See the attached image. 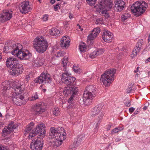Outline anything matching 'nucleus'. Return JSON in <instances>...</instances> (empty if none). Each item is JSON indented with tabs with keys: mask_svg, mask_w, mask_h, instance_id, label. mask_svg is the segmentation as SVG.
Returning a JSON list of instances; mask_svg holds the SVG:
<instances>
[{
	"mask_svg": "<svg viewBox=\"0 0 150 150\" xmlns=\"http://www.w3.org/2000/svg\"><path fill=\"white\" fill-rule=\"evenodd\" d=\"M98 56L97 52L96 51H94L90 56V57L93 58L96 57Z\"/></svg>",
	"mask_w": 150,
	"mask_h": 150,
	"instance_id": "nucleus-38",
	"label": "nucleus"
},
{
	"mask_svg": "<svg viewBox=\"0 0 150 150\" xmlns=\"http://www.w3.org/2000/svg\"><path fill=\"white\" fill-rule=\"evenodd\" d=\"M59 5L60 4H57L55 5L54 7V10L55 11H57L58 10V8H59V9H60L61 7Z\"/></svg>",
	"mask_w": 150,
	"mask_h": 150,
	"instance_id": "nucleus-47",
	"label": "nucleus"
},
{
	"mask_svg": "<svg viewBox=\"0 0 150 150\" xmlns=\"http://www.w3.org/2000/svg\"><path fill=\"white\" fill-rule=\"evenodd\" d=\"M50 34L52 35L57 36L60 33V31L56 28H52L50 31Z\"/></svg>",
	"mask_w": 150,
	"mask_h": 150,
	"instance_id": "nucleus-26",
	"label": "nucleus"
},
{
	"mask_svg": "<svg viewBox=\"0 0 150 150\" xmlns=\"http://www.w3.org/2000/svg\"><path fill=\"white\" fill-rule=\"evenodd\" d=\"M48 43L44 37L40 36L37 37L34 41L33 46L36 51L38 53H44L48 47Z\"/></svg>",
	"mask_w": 150,
	"mask_h": 150,
	"instance_id": "nucleus-5",
	"label": "nucleus"
},
{
	"mask_svg": "<svg viewBox=\"0 0 150 150\" xmlns=\"http://www.w3.org/2000/svg\"><path fill=\"white\" fill-rule=\"evenodd\" d=\"M98 20H97L96 22V24H101V22H99Z\"/></svg>",
	"mask_w": 150,
	"mask_h": 150,
	"instance_id": "nucleus-55",
	"label": "nucleus"
},
{
	"mask_svg": "<svg viewBox=\"0 0 150 150\" xmlns=\"http://www.w3.org/2000/svg\"><path fill=\"white\" fill-rule=\"evenodd\" d=\"M65 54V52H64L62 51H60L59 52H57V57H62Z\"/></svg>",
	"mask_w": 150,
	"mask_h": 150,
	"instance_id": "nucleus-37",
	"label": "nucleus"
},
{
	"mask_svg": "<svg viewBox=\"0 0 150 150\" xmlns=\"http://www.w3.org/2000/svg\"><path fill=\"white\" fill-rule=\"evenodd\" d=\"M119 132V131L118 130V129L117 127H116L112 130L111 132V134H113L115 133H117Z\"/></svg>",
	"mask_w": 150,
	"mask_h": 150,
	"instance_id": "nucleus-46",
	"label": "nucleus"
},
{
	"mask_svg": "<svg viewBox=\"0 0 150 150\" xmlns=\"http://www.w3.org/2000/svg\"><path fill=\"white\" fill-rule=\"evenodd\" d=\"M45 125L43 124H41L37 125L30 132L29 135V138L31 139L32 137L39 134H40L38 137L40 138H43L45 134Z\"/></svg>",
	"mask_w": 150,
	"mask_h": 150,
	"instance_id": "nucleus-9",
	"label": "nucleus"
},
{
	"mask_svg": "<svg viewBox=\"0 0 150 150\" xmlns=\"http://www.w3.org/2000/svg\"><path fill=\"white\" fill-rule=\"evenodd\" d=\"M102 37L103 40L105 42H109L112 41L113 35L111 32L106 30L104 31Z\"/></svg>",
	"mask_w": 150,
	"mask_h": 150,
	"instance_id": "nucleus-20",
	"label": "nucleus"
},
{
	"mask_svg": "<svg viewBox=\"0 0 150 150\" xmlns=\"http://www.w3.org/2000/svg\"><path fill=\"white\" fill-rule=\"evenodd\" d=\"M25 86L24 85H17L14 86L13 89L16 94V96L12 98V101L14 103L17 105H21L25 104L26 101L23 100L24 96L21 95L23 93Z\"/></svg>",
	"mask_w": 150,
	"mask_h": 150,
	"instance_id": "nucleus-4",
	"label": "nucleus"
},
{
	"mask_svg": "<svg viewBox=\"0 0 150 150\" xmlns=\"http://www.w3.org/2000/svg\"><path fill=\"white\" fill-rule=\"evenodd\" d=\"M100 32V28L98 27L94 28L92 31L91 33L94 35V36L96 37L97 35H98Z\"/></svg>",
	"mask_w": 150,
	"mask_h": 150,
	"instance_id": "nucleus-30",
	"label": "nucleus"
},
{
	"mask_svg": "<svg viewBox=\"0 0 150 150\" xmlns=\"http://www.w3.org/2000/svg\"><path fill=\"white\" fill-rule=\"evenodd\" d=\"M34 124L33 122H31L28 125H27L25 129V134L28 133L33 128Z\"/></svg>",
	"mask_w": 150,
	"mask_h": 150,
	"instance_id": "nucleus-27",
	"label": "nucleus"
},
{
	"mask_svg": "<svg viewBox=\"0 0 150 150\" xmlns=\"http://www.w3.org/2000/svg\"><path fill=\"white\" fill-rule=\"evenodd\" d=\"M2 85L3 86V89L4 90H6L10 89V83L8 81H6L3 82L2 83Z\"/></svg>",
	"mask_w": 150,
	"mask_h": 150,
	"instance_id": "nucleus-28",
	"label": "nucleus"
},
{
	"mask_svg": "<svg viewBox=\"0 0 150 150\" xmlns=\"http://www.w3.org/2000/svg\"><path fill=\"white\" fill-rule=\"evenodd\" d=\"M101 13L105 16H107L108 15V11L106 10H103L101 11Z\"/></svg>",
	"mask_w": 150,
	"mask_h": 150,
	"instance_id": "nucleus-45",
	"label": "nucleus"
},
{
	"mask_svg": "<svg viewBox=\"0 0 150 150\" xmlns=\"http://www.w3.org/2000/svg\"><path fill=\"white\" fill-rule=\"evenodd\" d=\"M94 35L91 33L87 37V39L88 40H93L96 37L94 36Z\"/></svg>",
	"mask_w": 150,
	"mask_h": 150,
	"instance_id": "nucleus-42",
	"label": "nucleus"
},
{
	"mask_svg": "<svg viewBox=\"0 0 150 150\" xmlns=\"http://www.w3.org/2000/svg\"><path fill=\"white\" fill-rule=\"evenodd\" d=\"M139 113L137 111H136V110L135 111L134 113H133L134 115H135Z\"/></svg>",
	"mask_w": 150,
	"mask_h": 150,
	"instance_id": "nucleus-59",
	"label": "nucleus"
},
{
	"mask_svg": "<svg viewBox=\"0 0 150 150\" xmlns=\"http://www.w3.org/2000/svg\"><path fill=\"white\" fill-rule=\"evenodd\" d=\"M7 67L11 70L12 75L17 76L22 74L24 70L23 65L20 64L15 58L10 57L6 61Z\"/></svg>",
	"mask_w": 150,
	"mask_h": 150,
	"instance_id": "nucleus-2",
	"label": "nucleus"
},
{
	"mask_svg": "<svg viewBox=\"0 0 150 150\" xmlns=\"http://www.w3.org/2000/svg\"><path fill=\"white\" fill-rule=\"evenodd\" d=\"M55 2V0H50V2L52 4H53Z\"/></svg>",
	"mask_w": 150,
	"mask_h": 150,
	"instance_id": "nucleus-57",
	"label": "nucleus"
},
{
	"mask_svg": "<svg viewBox=\"0 0 150 150\" xmlns=\"http://www.w3.org/2000/svg\"><path fill=\"white\" fill-rule=\"evenodd\" d=\"M70 41L67 40L66 37H63L61 40L60 44L61 47L62 48H66L69 46Z\"/></svg>",
	"mask_w": 150,
	"mask_h": 150,
	"instance_id": "nucleus-24",
	"label": "nucleus"
},
{
	"mask_svg": "<svg viewBox=\"0 0 150 150\" xmlns=\"http://www.w3.org/2000/svg\"><path fill=\"white\" fill-rule=\"evenodd\" d=\"M86 46L85 43L84 42H82L79 45V49L80 51L81 52H83L85 51V49L86 48Z\"/></svg>",
	"mask_w": 150,
	"mask_h": 150,
	"instance_id": "nucleus-32",
	"label": "nucleus"
},
{
	"mask_svg": "<svg viewBox=\"0 0 150 150\" xmlns=\"http://www.w3.org/2000/svg\"><path fill=\"white\" fill-rule=\"evenodd\" d=\"M50 132L48 136L49 139H54L52 143L54 146L58 147L62 143V142L66 138V133L63 130H57L54 127L50 128Z\"/></svg>",
	"mask_w": 150,
	"mask_h": 150,
	"instance_id": "nucleus-3",
	"label": "nucleus"
},
{
	"mask_svg": "<svg viewBox=\"0 0 150 150\" xmlns=\"http://www.w3.org/2000/svg\"><path fill=\"white\" fill-rule=\"evenodd\" d=\"M130 15L128 13H126L122 15L121 16V19L125 21L130 17Z\"/></svg>",
	"mask_w": 150,
	"mask_h": 150,
	"instance_id": "nucleus-33",
	"label": "nucleus"
},
{
	"mask_svg": "<svg viewBox=\"0 0 150 150\" xmlns=\"http://www.w3.org/2000/svg\"><path fill=\"white\" fill-rule=\"evenodd\" d=\"M148 7L147 4L143 1L136 2L131 7L132 12L135 13V15L139 16L144 13Z\"/></svg>",
	"mask_w": 150,
	"mask_h": 150,
	"instance_id": "nucleus-8",
	"label": "nucleus"
},
{
	"mask_svg": "<svg viewBox=\"0 0 150 150\" xmlns=\"http://www.w3.org/2000/svg\"><path fill=\"white\" fill-rule=\"evenodd\" d=\"M125 2L122 0H116L115 1V8L117 11H121L124 7Z\"/></svg>",
	"mask_w": 150,
	"mask_h": 150,
	"instance_id": "nucleus-22",
	"label": "nucleus"
},
{
	"mask_svg": "<svg viewBox=\"0 0 150 150\" xmlns=\"http://www.w3.org/2000/svg\"><path fill=\"white\" fill-rule=\"evenodd\" d=\"M78 91L77 88H74L73 85L71 86L67 85L64 88L63 93L65 96L71 95H76Z\"/></svg>",
	"mask_w": 150,
	"mask_h": 150,
	"instance_id": "nucleus-17",
	"label": "nucleus"
},
{
	"mask_svg": "<svg viewBox=\"0 0 150 150\" xmlns=\"http://www.w3.org/2000/svg\"><path fill=\"white\" fill-rule=\"evenodd\" d=\"M140 110V109L139 108H137V110H136V111H137L139 113V111Z\"/></svg>",
	"mask_w": 150,
	"mask_h": 150,
	"instance_id": "nucleus-64",
	"label": "nucleus"
},
{
	"mask_svg": "<svg viewBox=\"0 0 150 150\" xmlns=\"http://www.w3.org/2000/svg\"><path fill=\"white\" fill-rule=\"evenodd\" d=\"M42 138H38L35 141L32 142L30 144V148L32 150H41L42 149L44 142Z\"/></svg>",
	"mask_w": 150,
	"mask_h": 150,
	"instance_id": "nucleus-14",
	"label": "nucleus"
},
{
	"mask_svg": "<svg viewBox=\"0 0 150 150\" xmlns=\"http://www.w3.org/2000/svg\"><path fill=\"white\" fill-rule=\"evenodd\" d=\"M108 1V0H102L99 5V9H103L105 7L108 8L109 9L111 8L112 6V3Z\"/></svg>",
	"mask_w": 150,
	"mask_h": 150,
	"instance_id": "nucleus-21",
	"label": "nucleus"
},
{
	"mask_svg": "<svg viewBox=\"0 0 150 150\" xmlns=\"http://www.w3.org/2000/svg\"><path fill=\"white\" fill-rule=\"evenodd\" d=\"M97 20H98L99 22H101V24L102 23V20L101 19H98Z\"/></svg>",
	"mask_w": 150,
	"mask_h": 150,
	"instance_id": "nucleus-63",
	"label": "nucleus"
},
{
	"mask_svg": "<svg viewBox=\"0 0 150 150\" xmlns=\"http://www.w3.org/2000/svg\"><path fill=\"white\" fill-rule=\"evenodd\" d=\"M102 107V104H99L94 107L91 112V116L92 117H94L96 115H98V118L96 120L94 124L95 125L94 133L97 132L99 125L104 115L101 112Z\"/></svg>",
	"mask_w": 150,
	"mask_h": 150,
	"instance_id": "nucleus-6",
	"label": "nucleus"
},
{
	"mask_svg": "<svg viewBox=\"0 0 150 150\" xmlns=\"http://www.w3.org/2000/svg\"><path fill=\"white\" fill-rule=\"evenodd\" d=\"M86 1L89 5L92 6L95 4L97 0H86Z\"/></svg>",
	"mask_w": 150,
	"mask_h": 150,
	"instance_id": "nucleus-36",
	"label": "nucleus"
},
{
	"mask_svg": "<svg viewBox=\"0 0 150 150\" xmlns=\"http://www.w3.org/2000/svg\"><path fill=\"white\" fill-rule=\"evenodd\" d=\"M96 91V88L93 85L88 86L86 88V91L84 92V98L88 97L92 100L93 99V98L95 97Z\"/></svg>",
	"mask_w": 150,
	"mask_h": 150,
	"instance_id": "nucleus-13",
	"label": "nucleus"
},
{
	"mask_svg": "<svg viewBox=\"0 0 150 150\" xmlns=\"http://www.w3.org/2000/svg\"><path fill=\"white\" fill-rule=\"evenodd\" d=\"M48 15L47 14H45L43 16L42 19L44 21H46L48 20Z\"/></svg>",
	"mask_w": 150,
	"mask_h": 150,
	"instance_id": "nucleus-48",
	"label": "nucleus"
},
{
	"mask_svg": "<svg viewBox=\"0 0 150 150\" xmlns=\"http://www.w3.org/2000/svg\"><path fill=\"white\" fill-rule=\"evenodd\" d=\"M30 77L29 75H26L25 77V79L26 81H28L30 80Z\"/></svg>",
	"mask_w": 150,
	"mask_h": 150,
	"instance_id": "nucleus-53",
	"label": "nucleus"
},
{
	"mask_svg": "<svg viewBox=\"0 0 150 150\" xmlns=\"http://www.w3.org/2000/svg\"><path fill=\"white\" fill-rule=\"evenodd\" d=\"M46 106L43 102L39 103L32 106V110L36 115H39L45 111Z\"/></svg>",
	"mask_w": 150,
	"mask_h": 150,
	"instance_id": "nucleus-12",
	"label": "nucleus"
},
{
	"mask_svg": "<svg viewBox=\"0 0 150 150\" xmlns=\"http://www.w3.org/2000/svg\"><path fill=\"white\" fill-rule=\"evenodd\" d=\"M69 106L71 107V108H77L78 106L76 105L75 102H74L71 103H69Z\"/></svg>",
	"mask_w": 150,
	"mask_h": 150,
	"instance_id": "nucleus-39",
	"label": "nucleus"
},
{
	"mask_svg": "<svg viewBox=\"0 0 150 150\" xmlns=\"http://www.w3.org/2000/svg\"><path fill=\"white\" fill-rule=\"evenodd\" d=\"M0 150H9V149L7 146L0 144Z\"/></svg>",
	"mask_w": 150,
	"mask_h": 150,
	"instance_id": "nucleus-41",
	"label": "nucleus"
},
{
	"mask_svg": "<svg viewBox=\"0 0 150 150\" xmlns=\"http://www.w3.org/2000/svg\"><path fill=\"white\" fill-rule=\"evenodd\" d=\"M132 86H130L129 87H128V88L127 89V92L128 93H130L132 89Z\"/></svg>",
	"mask_w": 150,
	"mask_h": 150,
	"instance_id": "nucleus-49",
	"label": "nucleus"
},
{
	"mask_svg": "<svg viewBox=\"0 0 150 150\" xmlns=\"http://www.w3.org/2000/svg\"><path fill=\"white\" fill-rule=\"evenodd\" d=\"M71 96L69 98L68 100V103H71L72 102H74V96L75 95H71Z\"/></svg>",
	"mask_w": 150,
	"mask_h": 150,
	"instance_id": "nucleus-44",
	"label": "nucleus"
},
{
	"mask_svg": "<svg viewBox=\"0 0 150 150\" xmlns=\"http://www.w3.org/2000/svg\"><path fill=\"white\" fill-rule=\"evenodd\" d=\"M73 69V70L76 73H78L79 71L78 67L77 66L76 64H74V65Z\"/></svg>",
	"mask_w": 150,
	"mask_h": 150,
	"instance_id": "nucleus-43",
	"label": "nucleus"
},
{
	"mask_svg": "<svg viewBox=\"0 0 150 150\" xmlns=\"http://www.w3.org/2000/svg\"><path fill=\"white\" fill-rule=\"evenodd\" d=\"M12 11L9 10H5L0 14V22H4L9 20L12 18Z\"/></svg>",
	"mask_w": 150,
	"mask_h": 150,
	"instance_id": "nucleus-16",
	"label": "nucleus"
},
{
	"mask_svg": "<svg viewBox=\"0 0 150 150\" xmlns=\"http://www.w3.org/2000/svg\"><path fill=\"white\" fill-rule=\"evenodd\" d=\"M117 128L118 129L119 132L122 131L123 129L124 128V127L123 126H119L117 127Z\"/></svg>",
	"mask_w": 150,
	"mask_h": 150,
	"instance_id": "nucleus-51",
	"label": "nucleus"
},
{
	"mask_svg": "<svg viewBox=\"0 0 150 150\" xmlns=\"http://www.w3.org/2000/svg\"><path fill=\"white\" fill-rule=\"evenodd\" d=\"M112 125L110 124H109L108 125V126L107 127V130H109L110 129V127Z\"/></svg>",
	"mask_w": 150,
	"mask_h": 150,
	"instance_id": "nucleus-54",
	"label": "nucleus"
},
{
	"mask_svg": "<svg viewBox=\"0 0 150 150\" xmlns=\"http://www.w3.org/2000/svg\"><path fill=\"white\" fill-rule=\"evenodd\" d=\"M139 76V74H136L135 75V77L136 78V77L138 78Z\"/></svg>",
	"mask_w": 150,
	"mask_h": 150,
	"instance_id": "nucleus-62",
	"label": "nucleus"
},
{
	"mask_svg": "<svg viewBox=\"0 0 150 150\" xmlns=\"http://www.w3.org/2000/svg\"><path fill=\"white\" fill-rule=\"evenodd\" d=\"M19 8L20 12L22 14L26 13L31 10L28 1L21 3L19 5Z\"/></svg>",
	"mask_w": 150,
	"mask_h": 150,
	"instance_id": "nucleus-18",
	"label": "nucleus"
},
{
	"mask_svg": "<svg viewBox=\"0 0 150 150\" xmlns=\"http://www.w3.org/2000/svg\"><path fill=\"white\" fill-rule=\"evenodd\" d=\"M121 140V139H120V138H117L115 139V141L116 142H118L119 141H120V140Z\"/></svg>",
	"mask_w": 150,
	"mask_h": 150,
	"instance_id": "nucleus-58",
	"label": "nucleus"
},
{
	"mask_svg": "<svg viewBox=\"0 0 150 150\" xmlns=\"http://www.w3.org/2000/svg\"><path fill=\"white\" fill-rule=\"evenodd\" d=\"M143 43L144 41L142 40H139L138 41L136 44V47L134 48L131 54V57L132 58H133L137 56V54L140 50L141 48Z\"/></svg>",
	"mask_w": 150,
	"mask_h": 150,
	"instance_id": "nucleus-19",
	"label": "nucleus"
},
{
	"mask_svg": "<svg viewBox=\"0 0 150 150\" xmlns=\"http://www.w3.org/2000/svg\"><path fill=\"white\" fill-rule=\"evenodd\" d=\"M84 96L83 94V97H79L78 98L79 102L81 105L85 103H88L89 102V101H90L91 100L88 97L86 98H84Z\"/></svg>",
	"mask_w": 150,
	"mask_h": 150,
	"instance_id": "nucleus-25",
	"label": "nucleus"
},
{
	"mask_svg": "<svg viewBox=\"0 0 150 150\" xmlns=\"http://www.w3.org/2000/svg\"><path fill=\"white\" fill-rule=\"evenodd\" d=\"M135 108L133 107H131L129 109V112H130L132 113L135 110Z\"/></svg>",
	"mask_w": 150,
	"mask_h": 150,
	"instance_id": "nucleus-52",
	"label": "nucleus"
},
{
	"mask_svg": "<svg viewBox=\"0 0 150 150\" xmlns=\"http://www.w3.org/2000/svg\"><path fill=\"white\" fill-rule=\"evenodd\" d=\"M143 109L144 110H146L147 109V107L146 106H145L144 107Z\"/></svg>",
	"mask_w": 150,
	"mask_h": 150,
	"instance_id": "nucleus-61",
	"label": "nucleus"
},
{
	"mask_svg": "<svg viewBox=\"0 0 150 150\" xmlns=\"http://www.w3.org/2000/svg\"><path fill=\"white\" fill-rule=\"evenodd\" d=\"M52 78L49 74L43 72L34 80L35 83H50L52 81Z\"/></svg>",
	"mask_w": 150,
	"mask_h": 150,
	"instance_id": "nucleus-10",
	"label": "nucleus"
},
{
	"mask_svg": "<svg viewBox=\"0 0 150 150\" xmlns=\"http://www.w3.org/2000/svg\"><path fill=\"white\" fill-rule=\"evenodd\" d=\"M125 105L127 107H129L131 105V102L130 100H128L127 102H125Z\"/></svg>",
	"mask_w": 150,
	"mask_h": 150,
	"instance_id": "nucleus-50",
	"label": "nucleus"
},
{
	"mask_svg": "<svg viewBox=\"0 0 150 150\" xmlns=\"http://www.w3.org/2000/svg\"><path fill=\"white\" fill-rule=\"evenodd\" d=\"M116 72L115 69L108 70L101 75L100 80L106 86H110L114 80V75Z\"/></svg>",
	"mask_w": 150,
	"mask_h": 150,
	"instance_id": "nucleus-7",
	"label": "nucleus"
},
{
	"mask_svg": "<svg viewBox=\"0 0 150 150\" xmlns=\"http://www.w3.org/2000/svg\"><path fill=\"white\" fill-rule=\"evenodd\" d=\"M146 62H150V57L148 58L147 59H146Z\"/></svg>",
	"mask_w": 150,
	"mask_h": 150,
	"instance_id": "nucleus-60",
	"label": "nucleus"
},
{
	"mask_svg": "<svg viewBox=\"0 0 150 150\" xmlns=\"http://www.w3.org/2000/svg\"><path fill=\"white\" fill-rule=\"evenodd\" d=\"M139 67H138L136 69V70H135L134 71V72L135 73H137L138 71V70L139 69Z\"/></svg>",
	"mask_w": 150,
	"mask_h": 150,
	"instance_id": "nucleus-56",
	"label": "nucleus"
},
{
	"mask_svg": "<svg viewBox=\"0 0 150 150\" xmlns=\"http://www.w3.org/2000/svg\"><path fill=\"white\" fill-rule=\"evenodd\" d=\"M65 71L66 72L62 74L61 78L62 82L68 86H71L74 85V83L76 80V78L70 76L66 71Z\"/></svg>",
	"mask_w": 150,
	"mask_h": 150,
	"instance_id": "nucleus-11",
	"label": "nucleus"
},
{
	"mask_svg": "<svg viewBox=\"0 0 150 150\" xmlns=\"http://www.w3.org/2000/svg\"><path fill=\"white\" fill-rule=\"evenodd\" d=\"M38 96L37 92H35L33 93L30 98V101H34L38 99Z\"/></svg>",
	"mask_w": 150,
	"mask_h": 150,
	"instance_id": "nucleus-31",
	"label": "nucleus"
},
{
	"mask_svg": "<svg viewBox=\"0 0 150 150\" xmlns=\"http://www.w3.org/2000/svg\"><path fill=\"white\" fill-rule=\"evenodd\" d=\"M6 43V42L3 49V52L5 53L11 52L12 55H16L21 60L27 59L31 56V54L28 50H23V46L21 44L17 43L9 46Z\"/></svg>",
	"mask_w": 150,
	"mask_h": 150,
	"instance_id": "nucleus-1",
	"label": "nucleus"
},
{
	"mask_svg": "<svg viewBox=\"0 0 150 150\" xmlns=\"http://www.w3.org/2000/svg\"><path fill=\"white\" fill-rule=\"evenodd\" d=\"M43 64L41 59H39L35 61V62L34 64L35 66H42Z\"/></svg>",
	"mask_w": 150,
	"mask_h": 150,
	"instance_id": "nucleus-34",
	"label": "nucleus"
},
{
	"mask_svg": "<svg viewBox=\"0 0 150 150\" xmlns=\"http://www.w3.org/2000/svg\"><path fill=\"white\" fill-rule=\"evenodd\" d=\"M60 110L57 107H55L53 110V114L55 116H57L60 113Z\"/></svg>",
	"mask_w": 150,
	"mask_h": 150,
	"instance_id": "nucleus-35",
	"label": "nucleus"
},
{
	"mask_svg": "<svg viewBox=\"0 0 150 150\" xmlns=\"http://www.w3.org/2000/svg\"><path fill=\"white\" fill-rule=\"evenodd\" d=\"M67 59V57H64L63 58L62 62V64L63 65V67L64 68L63 70L64 71H66V67L65 66L68 62Z\"/></svg>",
	"mask_w": 150,
	"mask_h": 150,
	"instance_id": "nucleus-29",
	"label": "nucleus"
},
{
	"mask_svg": "<svg viewBox=\"0 0 150 150\" xmlns=\"http://www.w3.org/2000/svg\"><path fill=\"white\" fill-rule=\"evenodd\" d=\"M98 55L102 54L104 52V50L103 49H98L96 50Z\"/></svg>",
	"mask_w": 150,
	"mask_h": 150,
	"instance_id": "nucleus-40",
	"label": "nucleus"
},
{
	"mask_svg": "<svg viewBox=\"0 0 150 150\" xmlns=\"http://www.w3.org/2000/svg\"><path fill=\"white\" fill-rule=\"evenodd\" d=\"M18 126L14 122L12 121L10 122L7 126L5 127L2 132V134L4 136H6L10 134L14 130L16 129Z\"/></svg>",
	"mask_w": 150,
	"mask_h": 150,
	"instance_id": "nucleus-15",
	"label": "nucleus"
},
{
	"mask_svg": "<svg viewBox=\"0 0 150 150\" xmlns=\"http://www.w3.org/2000/svg\"><path fill=\"white\" fill-rule=\"evenodd\" d=\"M84 139V137L83 135H81L79 136L76 142H74L72 145L70 146L69 148L72 150L75 149L81 144L82 141Z\"/></svg>",
	"mask_w": 150,
	"mask_h": 150,
	"instance_id": "nucleus-23",
	"label": "nucleus"
}]
</instances>
